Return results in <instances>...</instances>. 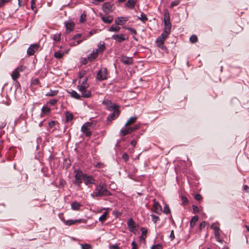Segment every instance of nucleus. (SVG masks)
<instances>
[{"label":"nucleus","mask_w":249,"mask_h":249,"mask_svg":"<svg viewBox=\"0 0 249 249\" xmlns=\"http://www.w3.org/2000/svg\"><path fill=\"white\" fill-rule=\"evenodd\" d=\"M198 220V216L197 215L194 216L190 221V227L193 228L196 225V222Z\"/></svg>","instance_id":"obj_26"},{"label":"nucleus","mask_w":249,"mask_h":249,"mask_svg":"<svg viewBox=\"0 0 249 249\" xmlns=\"http://www.w3.org/2000/svg\"><path fill=\"white\" fill-rule=\"evenodd\" d=\"M65 120L66 122H69L73 119V115L72 113L66 111L65 113Z\"/></svg>","instance_id":"obj_20"},{"label":"nucleus","mask_w":249,"mask_h":249,"mask_svg":"<svg viewBox=\"0 0 249 249\" xmlns=\"http://www.w3.org/2000/svg\"><path fill=\"white\" fill-rule=\"evenodd\" d=\"M215 237L217 241L220 243H222L223 240L220 238V235L218 231H216L214 233Z\"/></svg>","instance_id":"obj_41"},{"label":"nucleus","mask_w":249,"mask_h":249,"mask_svg":"<svg viewBox=\"0 0 249 249\" xmlns=\"http://www.w3.org/2000/svg\"><path fill=\"white\" fill-rule=\"evenodd\" d=\"M137 119L136 116H134L130 118L125 124V126L127 127L128 125L134 123Z\"/></svg>","instance_id":"obj_23"},{"label":"nucleus","mask_w":249,"mask_h":249,"mask_svg":"<svg viewBox=\"0 0 249 249\" xmlns=\"http://www.w3.org/2000/svg\"><path fill=\"white\" fill-rule=\"evenodd\" d=\"M70 94H71V96L76 99H80V95L78 94L74 90H71V91L69 92Z\"/></svg>","instance_id":"obj_30"},{"label":"nucleus","mask_w":249,"mask_h":249,"mask_svg":"<svg viewBox=\"0 0 249 249\" xmlns=\"http://www.w3.org/2000/svg\"><path fill=\"white\" fill-rule=\"evenodd\" d=\"M136 3V1L135 0H128L127 3L125 4V5L129 9H133Z\"/></svg>","instance_id":"obj_24"},{"label":"nucleus","mask_w":249,"mask_h":249,"mask_svg":"<svg viewBox=\"0 0 249 249\" xmlns=\"http://www.w3.org/2000/svg\"><path fill=\"white\" fill-rule=\"evenodd\" d=\"M164 30L170 33L171 29V23L169 20L167 21L165 18H164Z\"/></svg>","instance_id":"obj_22"},{"label":"nucleus","mask_w":249,"mask_h":249,"mask_svg":"<svg viewBox=\"0 0 249 249\" xmlns=\"http://www.w3.org/2000/svg\"><path fill=\"white\" fill-rule=\"evenodd\" d=\"M85 74H86V71H82L79 72V78L80 79L82 78V77H84V76L85 75Z\"/></svg>","instance_id":"obj_56"},{"label":"nucleus","mask_w":249,"mask_h":249,"mask_svg":"<svg viewBox=\"0 0 249 249\" xmlns=\"http://www.w3.org/2000/svg\"><path fill=\"white\" fill-rule=\"evenodd\" d=\"M87 86L86 85H79L77 86V89L81 92L82 96L84 98H89L91 96L90 92L87 90Z\"/></svg>","instance_id":"obj_3"},{"label":"nucleus","mask_w":249,"mask_h":249,"mask_svg":"<svg viewBox=\"0 0 249 249\" xmlns=\"http://www.w3.org/2000/svg\"><path fill=\"white\" fill-rule=\"evenodd\" d=\"M107 212H105L103 214L99 217V220L101 222H104L107 219Z\"/></svg>","instance_id":"obj_34"},{"label":"nucleus","mask_w":249,"mask_h":249,"mask_svg":"<svg viewBox=\"0 0 249 249\" xmlns=\"http://www.w3.org/2000/svg\"><path fill=\"white\" fill-rule=\"evenodd\" d=\"M25 69V67L21 66L19 67H18L16 69L20 73V72H22V71H24Z\"/></svg>","instance_id":"obj_54"},{"label":"nucleus","mask_w":249,"mask_h":249,"mask_svg":"<svg viewBox=\"0 0 249 249\" xmlns=\"http://www.w3.org/2000/svg\"><path fill=\"white\" fill-rule=\"evenodd\" d=\"M83 180L84 181L85 184L86 185L89 184H95V180L91 176H89L86 174H85L84 176Z\"/></svg>","instance_id":"obj_11"},{"label":"nucleus","mask_w":249,"mask_h":249,"mask_svg":"<svg viewBox=\"0 0 249 249\" xmlns=\"http://www.w3.org/2000/svg\"><path fill=\"white\" fill-rule=\"evenodd\" d=\"M65 26L66 28V31L67 32H70L72 31L74 28V23L73 22H65Z\"/></svg>","instance_id":"obj_17"},{"label":"nucleus","mask_w":249,"mask_h":249,"mask_svg":"<svg viewBox=\"0 0 249 249\" xmlns=\"http://www.w3.org/2000/svg\"><path fill=\"white\" fill-rule=\"evenodd\" d=\"M112 111H113V112L107 118V121L111 122L112 120L118 117L120 114L119 108H116L114 110H113Z\"/></svg>","instance_id":"obj_14"},{"label":"nucleus","mask_w":249,"mask_h":249,"mask_svg":"<svg viewBox=\"0 0 249 249\" xmlns=\"http://www.w3.org/2000/svg\"><path fill=\"white\" fill-rule=\"evenodd\" d=\"M206 222L205 221H202L199 225V229L201 230L202 229H204L206 226Z\"/></svg>","instance_id":"obj_53"},{"label":"nucleus","mask_w":249,"mask_h":249,"mask_svg":"<svg viewBox=\"0 0 249 249\" xmlns=\"http://www.w3.org/2000/svg\"><path fill=\"white\" fill-rule=\"evenodd\" d=\"M81 36L82 35L81 34H77L72 37V40H74L75 39H77L81 37Z\"/></svg>","instance_id":"obj_55"},{"label":"nucleus","mask_w":249,"mask_h":249,"mask_svg":"<svg viewBox=\"0 0 249 249\" xmlns=\"http://www.w3.org/2000/svg\"><path fill=\"white\" fill-rule=\"evenodd\" d=\"M140 126H141V124H138L135 125L133 127H127V128H128L129 131L130 133L138 129L140 127Z\"/></svg>","instance_id":"obj_32"},{"label":"nucleus","mask_w":249,"mask_h":249,"mask_svg":"<svg viewBox=\"0 0 249 249\" xmlns=\"http://www.w3.org/2000/svg\"><path fill=\"white\" fill-rule=\"evenodd\" d=\"M61 220L63 222V223L68 226H71L72 225L75 224L74 220H66L64 218H62Z\"/></svg>","instance_id":"obj_29"},{"label":"nucleus","mask_w":249,"mask_h":249,"mask_svg":"<svg viewBox=\"0 0 249 249\" xmlns=\"http://www.w3.org/2000/svg\"><path fill=\"white\" fill-rule=\"evenodd\" d=\"M50 108L48 107L43 106L41 109L42 113L43 115H48L50 112Z\"/></svg>","instance_id":"obj_31"},{"label":"nucleus","mask_w":249,"mask_h":249,"mask_svg":"<svg viewBox=\"0 0 249 249\" xmlns=\"http://www.w3.org/2000/svg\"><path fill=\"white\" fill-rule=\"evenodd\" d=\"M195 199L197 200L200 201V200H202V196L200 194H197L196 195V196H195Z\"/></svg>","instance_id":"obj_58"},{"label":"nucleus","mask_w":249,"mask_h":249,"mask_svg":"<svg viewBox=\"0 0 249 249\" xmlns=\"http://www.w3.org/2000/svg\"><path fill=\"white\" fill-rule=\"evenodd\" d=\"M120 133H121V135L123 136H125L126 135L130 133L128 128L122 129L121 130Z\"/></svg>","instance_id":"obj_37"},{"label":"nucleus","mask_w":249,"mask_h":249,"mask_svg":"<svg viewBox=\"0 0 249 249\" xmlns=\"http://www.w3.org/2000/svg\"><path fill=\"white\" fill-rule=\"evenodd\" d=\"M20 76L19 72L15 69L11 74V77L13 80L16 81Z\"/></svg>","instance_id":"obj_25"},{"label":"nucleus","mask_w":249,"mask_h":249,"mask_svg":"<svg viewBox=\"0 0 249 249\" xmlns=\"http://www.w3.org/2000/svg\"><path fill=\"white\" fill-rule=\"evenodd\" d=\"M122 159L125 161H127V160H128L129 159V156L128 155V154L126 153H124V154H123V156H122Z\"/></svg>","instance_id":"obj_51"},{"label":"nucleus","mask_w":249,"mask_h":249,"mask_svg":"<svg viewBox=\"0 0 249 249\" xmlns=\"http://www.w3.org/2000/svg\"><path fill=\"white\" fill-rule=\"evenodd\" d=\"M57 102V100L55 99H52L50 100L49 103L51 105H54L56 102Z\"/></svg>","instance_id":"obj_62"},{"label":"nucleus","mask_w":249,"mask_h":249,"mask_svg":"<svg viewBox=\"0 0 249 249\" xmlns=\"http://www.w3.org/2000/svg\"><path fill=\"white\" fill-rule=\"evenodd\" d=\"M103 104L106 106V108L109 111H112L116 108H119V106L113 104L109 100H105L103 102Z\"/></svg>","instance_id":"obj_6"},{"label":"nucleus","mask_w":249,"mask_h":249,"mask_svg":"<svg viewBox=\"0 0 249 249\" xmlns=\"http://www.w3.org/2000/svg\"><path fill=\"white\" fill-rule=\"evenodd\" d=\"M124 29H127V30L130 31L132 33V34H133L134 35H136L137 34V31L134 29L131 28H129V27H124Z\"/></svg>","instance_id":"obj_50"},{"label":"nucleus","mask_w":249,"mask_h":249,"mask_svg":"<svg viewBox=\"0 0 249 249\" xmlns=\"http://www.w3.org/2000/svg\"><path fill=\"white\" fill-rule=\"evenodd\" d=\"M131 245L132 246V248L131 249H137V245L135 241H133L131 243Z\"/></svg>","instance_id":"obj_64"},{"label":"nucleus","mask_w":249,"mask_h":249,"mask_svg":"<svg viewBox=\"0 0 249 249\" xmlns=\"http://www.w3.org/2000/svg\"><path fill=\"white\" fill-rule=\"evenodd\" d=\"M128 20V18L127 17H118L115 20V23L116 25H123Z\"/></svg>","instance_id":"obj_15"},{"label":"nucleus","mask_w":249,"mask_h":249,"mask_svg":"<svg viewBox=\"0 0 249 249\" xmlns=\"http://www.w3.org/2000/svg\"><path fill=\"white\" fill-rule=\"evenodd\" d=\"M102 9L105 13L108 14L113 10V5L109 2H105L102 6Z\"/></svg>","instance_id":"obj_13"},{"label":"nucleus","mask_w":249,"mask_h":249,"mask_svg":"<svg viewBox=\"0 0 249 249\" xmlns=\"http://www.w3.org/2000/svg\"><path fill=\"white\" fill-rule=\"evenodd\" d=\"M192 207H193V210L194 213H196L199 212V210L198 207L197 206L193 205Z\"/></svg>","instance_id":"obj_52"},{"label":"nucleus","mask_w":249,"mask_h":249,"mask_svg":"<svg viewBox=\"0 0 249 249\" xmlns=\"http://www.w3.org/2000/svg\"><path fill=\"white\" fill-rule=\"evenodd\" d=\"M141 230L142 231V234L141 236V240H145L146 237L147 231L144 228H142Z\"/></svg>","instance_id":"obj_35"},{"label":"nucleus","mask_w":249,"mask_h":249,"mask_svg":"<svg viewBox=\"0 0 249 249\" xmlns=\"http://www.w3.org/2000/svg\"><path fill=\"white\" fill-rule=\"evenodd\" d=\"M81 206V204L77 202H73L71 204V209L73 210H78Z\"/></svg>","instance_id":"obj_28"},{"label":"nucleus","mask_w":249,"mask_h":249,"mask_svg":"<svg viewBox=\"0 0 249 249\" xmlns=\"http://www.w3.org/2000/svg\"><path fill=\"white\" fill-rule=\"evenodd\" d=\"M111 38L120 43L127 40L128 39V36L125 34H119L113 35Z\"/></svg>","instance_id":"obj_5"},{"label":"nucleus","mask_w":249,"mask_h":249,"mask_svg":"<svg viewBox=\"0 0 249 249\" xmlns=\"http://www.w3.org/2000/svg\"><path fill=\"white\" fill-rule=\"evenodd\" d=\"M39 82L38 79L36 78L32 80L31 84L33 85H38Z\"/></svg>","instance_id":"obj_57"},{"label":"nucleus","mask_w":249,"mask_h":249,"mask_svg":"<svg viewBox=\"0 0 249 249\" xmlns=\"http://www.w3.org/2000/svg\"><path fill=\"white\" fill-rule=\"evenodd\" d=\"M31 9L35 11V12H36V2L35 0H31Z\"/></svg>","instance_id":"obj_43"},{"label":"nucleus","mask_w":249,"mask_h":249,"mask_svg":"<svg viewBox=\"0 0 249 249\" xmlns=\"http://www.w3.org/2000/svg\"><path fill=\"white\" fill-rule=\"evenodd\" d=\"M58 91L56 90H50V91L46 94V96H54L58 93Z\"/></svg>","instance_id":"obj_33"},{"label":"nucleus","mask_w":249,"mask_h":249,"mask_svg":"<svg viewBox=\"0 0 249 249\" xmlns=\"http://www.w3.org/2000/svg\"><path fill=\"white\" fill-rule=\"evenodd\" d=\"M170 34V33H169L167 32V31L164 30V31L161 34V35L160 36V37L165 40L167 37Z\"/></svg>","instance_id":"obj_40"},{"label":"nucleus","mask_w":249,"mask_h":249,"mask_svg":"<svg viewBox=\"0 0 249 249\" xmlns=\"http://www.w3.org/2000/svg\"><path fill=\"white\" fill-rule=\"evenodd\" d=\"M170 209L168 206V205L167 204H165L164 206V208H163V212L166 214H169L170 213Z\"/></svg>","instance_id":"obj_38"},{"label":"nucleus","mask_w":249,"mask_h":249,"mask_svg":"<svg viewBox=\"0 0 249 249\" xmlns=\"http://www.w3.org/2000/svg\"><path fill=\"white\" fill-rule=\"evenodd\" d=\"M90 126V123H87L84 124L81 127V131L87 137H89L91 135V132L89 130V127Z\"/></svg>","instance_id":"obj_8"},{"label":"nucleus","mask_w":249,"mask_h":249,"mask_svg":"<svg viewBox=\"0 0 249 249\" xmlns=\"http://www.w3.org/2000/svg\"><path fill=\"white\" fill-rule=\"evenodd\" d=\"M63 54V53H62L61 52L58 51L54 53V56L57 59H60L62 57Z\"/></svg>","instance_id":"obj_39"},{"label":"nucleus","mask_w":249,"mask_h":249,"mask_svg":"<svg viewBox=\"0 0 249 249\" xmlns=\"http://www.w3.org/2000/svg\"><path fill=\"white\" fill-rule=\"evenodd\" d=\"M39 46L37 44H34L31 45L28 48L27 53L29 55H33L34 54L35 52L38 49Z\"/></svg>","instance_id":"obj_12"},{"label":"nucleus","mask_w":249,"mask_h":249,"mask_svg":"<svg viewBox=\"0 0 249 249\" xmlns=\"http://www.w3.org/2000/svg\"><path fill=\"white\" fill-rule=\"evenodd\" d=\"M98 54L97 51L93 50L92 53L88 56V59L90 61H92L97 57Z\"/></svg>","instance_id":"obj_18"},{"label":"nucleus","mask_w":249,"mask_h":249,"mask_svg":"<svg viewBox=\"0 0 249 249\" xmlns=\"http://www.w3.org/2000/svg\"><path fill=\"white\" fill-rule=\"evenodd\" d=\"M190 41L193 43H195L197 41V37L196 35H192L190 37Z\"/></svg>","instance_id":"obj_42"},{"label":"nucleus","mask_w":249,"mask_h":249,"mask_svg":"<svg viewBox=\"0 0 249 249\" xmlns=\"http://www.w3.org/2000/svg\"><path fill=\"white\" fill-rule=\"evenodd\" d=\"M151 249H162V246L161 244H158L155 246H153Z\"/></svg>","instance_id":"obj_49"},{"label":"nucleus","mask_w":249,"mask_h":249,"mask_svg":"<svg viewBox=\"0 0 249 249\" xmlns=\"http://www.w3.org/2000/svg\"><path fill=\"white\" fill-rule=\"evenodd\" d=\"M127 225L129 231L135 233V231L137 230V228L138 225L132 218H130L128 220Z\"/></svg>","instance_id":"obj_7"},{"label":"nucleus","mask_w":249,"mask_h":249,"mask_svg":"<svg viewBox=\"0 0 249 249\" xmlns=\"http://www.w3.org/2000/svg\"><path fill=\"white\" fill-rule=\"evenodd\" d=\"M100 17L102 21L107 24L110 23L113 21V17L111 16H104L102 14L100 15Z\"/></svg>","instance_id":"obj_16"},{"label":"nucleus","mask_w":249,"mask_h":249,"mask_svg":"<svg viewBox=\"0 0 249 249\" xmlns=\"http://www.w3.org/2000/svg\"><path fill=\"white\" fill-rule=\"evenodd\" d=\"M110 249H119V247L116 245H112L109 246Z\"/></svg>","instance_id":"obj_61"},{"label":"nucleus","mask_w":249,"mask_h":249,"mask_svg":"<svg viewBox=\"0 0 249 249\" xmlns=\"http://www.w3.org/2000/svg\"><path fill=\"white\" fill-rule=\"evenodd\" d=\"M111 195V193L107 189V185L104 183H100L96 185L93 193L90 194L92 198L101 197Z\"/></svg>","instance_id":"obj_1"},{"label":"nucleus","mask_w":249,"mask_h":249,"mask_svg":"<svg viewBox=\"0 0 249 249\" xmlns=\"http://www.w3.org/2000/svg\"><path fill=\"white\" fill-rule=\"evenodd\" d=\"M48 124L51 128H52L55 125V122L53 121H51Z\"/></svg>","instance_id":"obj_63"},{"label":"nucleus","mask_w":249,"mask_h":249,"mask_svg":"<svg viewBox=\"0 0 249 249\" xmlns=\"http://www.w3.org/2000/svg\"><path fill=\"white\" fill-rule=\"evenodd\" d=\"M74 180L73 181V183L77 186H80L82 180H83L84 176L85 174H83L82 172L80 170H76L74 172Z\"/></svg>","instance_id":"obj_2"},{"label":"nucleus","mask_w":249,"mask_h":249,"mask_svg":"<svg viewBox=\"0 0 249 249\" xmlns=\"http://www.w3.org/2000/svg\"><path fill=\"white\" fill-rule=\"evenodd\" d=\"M98 49H96L95 50L97 51V53H102L106 49L105 45L104 42H100L98 45Z\"/></svg>","instance_id":"obj_19"},{"label":"nucleus","mask_w":249,"mask_h":249,"mask_svg":"<svg viewBox=\"0 0 249 249\" xmlns=\"http://www.w3.org/2000/svg\"><path fill=\"white\" fill-rule=\"evenodd\" d=\"M153 211L155 213L160 214L162 212V208L159 203L155 199H153Z\"/></svg>","instance_id":"obj_9"},{"label":"nucleus","mask_w":249,"mask_h":249,"mask_svg":"<svg viewBox=\"0 0 249 249\" xmlns=\"http://www.w3.org/2000/svg\"><path fill=\"white\" fill-rule=\"evenodd\" d=\"M120 61L124 64L130 65L133 63L132 57H127L125 55H121L120 57Z\"/></svg>","instance_id":"obj_10"},{"label":"nucleus","mask_w":249,"mask_h":249,"mask_svg":"<svg viewBox=\"0 0 249 249\" xmlns=\"http://www.w3.org/2000/svg\"><path fill=\"white\" fill-rule=\"evenodd\" d=\"M53 39L55 41H59L60 39V34H56L54 35L53 36Z\"/></svg>","instance_id":"obj_48"},{"label":"nucleus","mask_w":249,"mask_h":249,"mask_svg":"<svg viewBox=\"0 0 249 249\" xmlns=\"http://www.w3.org/2000/svg\"><path fill=\"white\" fill-rule=\"evenodd\" d=\"M81 248L82 249H91L92 247L91 246L88 244H81Z\"/></svg>","instance_id":"obj_47"},{"label":"nucleus","mask_w":249,"mask_h":249,"mask_svg":"<svg viewBox=\"0 0 249 249\" xmlns=\"http://www.w3.org/2000/svg\"><path fill=\"white\" fill-rule=\"evenodd\" d=\"M139 18L143 23H145L148 20L146 15L142 13L141 15V16L139 17Z\"/></svg>","instance_id":"obj_36"},{"label":"nucleus","mask_w":249,"mask_h":249,"mask_svg":"<svg viewBox=\"0 0 249 249\" xmlns=\"http://www.w3.org/2000/svg\"><path fill=\"white\" fill-rule=\"evenodd\" d=\"M105 0H93L92 3L95 5H97L99 2H103Z\"/></svg>","instance_id":"obj_60"},{"label":"nucleus","mask_w":249,"mask_h":249,"mask_svg":"<svg viewBox=\"0 0 249 249\" xmlns=\"http://www.w3.org/2000/svg\"><path fill=\"white\" fill-rule=\"evenodd\" d=\"M107 70L106 68H101L98 72L96 78L99 81H103L107 78Z\"/></svg>","instance_id":"obj_4"},{"label":"nucleus","mask_w":249,"mask_h":249,"mask_svg":"<svg viewBox=\"0 0 249 249\" xmlns=\"http://www.w3.org/2000/svg\"><path fill=\"white\" fill-rule=\"evenodd\" d=\"M6 125V122L5 121H1V124L0 125V129L4 128Z\"/></svg>","instance_id":"obj_59"},{"label":"nucleus","mask_w":249,"mask_h":249,"mask_svg":"<svg viewBox=\"0 0 249 249\" xmlns=\"http://www.w3.org/2000/svg\"><path fill=\"white\" fill-rule=\"evenodd\" d=\"M181 200H182V204L184 206H186V205H187V204L188 203V201L187 198L186 196H182Z\"/></svg>","instance_id":"obj_45"},{"label":"nucleus","mask_w":249,"mask_h":249,"mask_svg":"<svg viewBox=\"0 0 249 249\" xmlns=\"http://www.w3.org/2000/svg\"><path fill=\"white\" fill-rule=\"evenodd\" d=\"M165 40L159 36L157 39V44L158 47L161 48L162 50H164L166 48L163 46L164 41Z\"/></svg>","instance_id":"obj_21"},{"label":"nucleus","mask_w":249,"mask_h":249,"mask_svg":"<svg viewBox=\"0 0 249 249\" xmlns=\"http://www.w3.org/2000/svg\"><path fill=\"white\" fill-rule=\"evenodd\" d=\"M180 0H175L171 2L170 4V7L173 8V7L177 6L180 2Z\"/></svg>","instance_id":"obj_44"},{"label":"nucleus","mask_w":249,"mask_h":249,"mask_svg":"<svg viewBox=\"0 0 249 249\" xmlns=\"http://www.w3.org/2000/svg\"><path fill=\"white\" fill-rule=\"evenodd\" d=\"M151 217L152 218V220L154 223H156V222L160 220L159 217L154 214H151Z\"/></svg>","instance_id":"obj_46"},{"label":"nucleus","mask_w":249,"mask_h":249,"mask_svg":"<svg viewBox=\"0 0 249 249\" xmlns=\"http://www.w3.org/2000/svg\"><path fill=\"white\" fill-rule=\"evenodd\" d=\"M120 29V27L112 25L109 28L108 31L109 32H118Z\"/></svg>","instance_id":"obj_27"}]
</instances>
